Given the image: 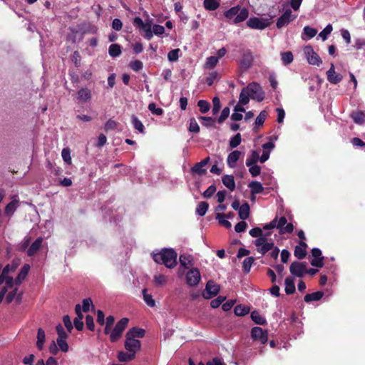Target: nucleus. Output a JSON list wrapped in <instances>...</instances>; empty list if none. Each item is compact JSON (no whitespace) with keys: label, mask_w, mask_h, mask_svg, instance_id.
<instances>
[{"label":"nucleus","mask_w":365,"mask_h":365,"mask_svg":"<svg viewBox=\"0 0 365 365\" xmlns=\"http://www.w3.org/2000/svg\"><path fill=\"white\" fill-rule=\"evenodd\" d=\"M20 259L18 258L14 259L11 264H8L6 267L3 269L0 275V285H3L0 291V303H1L6 293V302H12L14 297H16L18 286L22 283L26 276L28 274L30 266L28 264H24L21 269H20L16 279H13V274L18 269Z\"/></svg>","instance_id":"nucleus-1"},{"label":"nucleus","mask_w":365,"mask_h":365,"mask_svg":"<svg viewBox=\"0 0 365 365\" xmlns=\"http://www.w3.org/2000/svg\"><path fill=\"white\" fill-rule=\"evenodd\" d=\"M178 254L172 248H164L156 254H153V259L158 264H163L168 269H173L176 265Z\"/></svg>","instance_id":"nucleus-2"},{"label":"nucleus","mask_w":365,"mask_h":365,"mask_svg":"<svg viewBox=\"0 0 365 365\" xmlns=\"http://www.w3.org/2000/svg\"><path fill=\"white\" fill-rule=\"evenodd\" d=\"M229 16L230 19H231L232 16H235L233 23L237 24L247 19L248 10L246 7L240 8V6H235L230 8Z\"/></svg>","instance_id":"nucleus-3"},{"label":"nucleus","mask_w":365,"mask_h":365,"mask_svg":"<svg viewBox=\"0 0 365 365\" xmlns=\"http://www.w3.org/2000/svg\"><path fill=\"white\" fill-rule=\"evenodd\" d=\"M244 89L247 90V93H250L251 99L261 102L264 98V93L259 83H251Z\"/></svg>","instance_id":"nucleus-4"},{"label":"nucleus","mask_w":365,"mask_h":365,"mask_svg":"<svg viewBox=\"0 0 365 365\" xmlns=\"http://www.w3.org/2000/svg\"><path fill=\"white\" fill-rule=\"evenodd\" d=\"M246 24L252 29L262 30L272 24V18L264 19L252 16L247 21Z\"/></svg>","instance_id":"nucleus-5"},{"label":"nucleus","mask_w":365,"mask_h":365,"mask_svg":"<svg viewBox=\"0 0 365 365\" xmlns=\"http://www.w3.org/2000/svg\"><path fill=\"white\" fill-rule=\"evenodd\" d=\"M128 319L124 317L117 322L115 327H114L110 332V339L112 342H116L119 340L125 327H128Z\"/></svg>","instance_id":"nucleus-6"},{"label":"nucleus","mask_w":365,"mask_h":365,"mask_svg":"<svg viewBox=\"0 0 365 365\" xmlns=\"http://www.w3.org/2000/svg\"><path fill=\"white\" fill-rule=\"evenodd\" d=\"M253 54L251 50H245L242 53L241 59L238 63L240 65V69L242 71H245L251 68L253 63Z\"/></svg>","instance_id":"nucleus-7"},{"label":"nucleus","mask_w":365,"mask_h":365,"mask_svg":"<svg viewBox=\"0 0 365 365\" xmlns=\"http://www.w3.org/2000/svg\"><path fill=\"white\" fill-rule=\"evenodd\" d=\"M134 26L141 29L145 32V38L150 40L153 37L152 26L150 21L144 22L140 17H135L133 21Z\"/></svg>","instance_id":"nucleus-8"},{"label":"nucleus","mask_w":365,"mask_h":365,"mask_svg":"<svg viewBox=\"0 0 365 365\" xmlns=\"http://www.w3.org/2000/svg\"><path fill=\"white\" fill-rule=\"evenodd\" d=\"M307 264L305 262H299L295 261L291 263L289 267V272L292 274L297 277H302L307 272Z\"/></svg>","instance_id":"nucleus-9"},{"label":"nucleus","mask_w":365,"mask_h":365,"mask_svg":"<svg viewBox=\"0 0 365 365\" xmlns=\"http://www.w3.org/2000/svg\"><path fill=\"white\" fill-rule=\"evenodd\" d=\"M201 279L200 272L197 268H192L185 274V281L190 287H195L200 283Z\"/></svg>","instance_id":"nucleus-10"},{"label":"nucleus","mask_w":365,"mask_h":365,"mask_svg":"<svg viewBox=\"0 0 365 365\" xmlns=\"http://www.w3.org/2000/svg\"><path fill=\"white\" fill-rule=\"evenodd\" d=\"M251 336L253 341H259L261 344H264L268 341L267 331H264L262 328L255 327L252 329Z\"/></svg>","instance_id":"nucleus-11"},{"label":"nucleus","mask_w":365,"mask_h":365,"mask_svg":"<svg viewBox=\"0 0 365 365\" xmlns=\"http://www.w3.org/2000/svg\"><path fill=\"white\" fill-rule=\"evenodd\" d=\"M304 53H305L309 64L317 65L318 66L322 65V60L319 58V55L314 51L311 46H307L305 48H304Z\"/></svg>","instance_id":"nucleus-12"},{"label":"nucleus","mask_w":365,"mask_h":365,"mask_svg":"<svg viewBox=\"0 0 365 365\" xmlns=\"http://www.w3.org/2000/svg\"><path fill=\"white\" fill-rule=\"evenodd\" d=\"M220 287L217 284L212 281L207 282L205 290H203L202 295V297L208 299L215 297L219 292Z\"/></svg>","instance_id":"nucleus-13"},{"label":"nucleus","mask_w":365,"mask_h":365,"mask_svg":"<svg viewBox=\"0 0 365 365\" xmlns=\"http://www.w3.org/2000/svg\"><path fill=\"white\" fill-rule=\"evenodd\" d=\"M297 16L292 14V11L289 9H287L282 16L278 18L277 22V26L278 29L283 28L284 26H287L292 22L293 20L296 19Z\"/></svg>","instance_id":"nucleus-14"},{"label":"nucleus","mask_w":365,"mask_h":365,"mask_svg":"<svg viewBox=\"0 0 365 365\" xmlns=\"http://www.w3.org/2000/svg\"><path fill=\"white\" fill-rule=\"evenodd\" d=\"M124 346L125 350L136 354L140 350L141 343L138 339L125 337Z\"/></svg>","instance_id":"nucleus-15"},{"label":"nucleus","mask_w":365,"mask_h":365,"mask_svg":"<svg viewBox=\"0 0 365 365\" xmlns=\"http://www.w3.org/2000/svg\"><path fill=\"white\" fill-rule=\"evenodd\" d=\"M327 75L328 81L333 85L339 84L343 78L341 74L336 73L334 63L330 64V68L327 71Z\"/></svg>","instance_id":"nucleus-16"},{"label":"nucleus","mask_w":365,"mask_h":365,"mask_svg":"<svg viewBox=\"0 0 365 365\" xmlns=\"http://www.w3.org/2000/svg\"><path fill=\"white\" fill-rule=\"evenodd\" d=\"M92 98V93L90 88H83L78 90L77 93V99L81 103H86L90 102Z\"/></svg>","instance_id":"nucleus-17"},{"label":"nucleus","mask_w":365,"mask_h":365,"mask_svg":"<svg viewBox=\"0 0 365 365\" xmlns=\"http://www.w3.org/2000/svg\"><path fill=\"white\" fill-rule=\"evenodd\" d=\"M307 245L303 241L299 242V245H297L294 248V255L296 258L302 259L306 257L307 256Z\"/></svg>","instance_id":"nucleus-18"},{"label":"nucleus","mask_w":365,"mask_h":365,"mask_svg":"<svg viewBox=\"0 0 365 365\" xmlns=\"http://www.w3.org/2000/svg\"><path fill=\"white\" fill-rule=\"evenodd\" d=\"M209 162V158H206L202 161L197 163L194 167L192 168V172L199 175H203L206 173L205 166Z\"/></svg>","instance_id":"nucleus-19"},{"label":"nucleus","mask_w":365,"mask_h":365,"mask_svg":"<svg viewBox=\"0 0 365 365\" xmlns=\"http://www.w3.org/2000/svg\"><path fill=\"white\" fill-rule=\"evenodd\" d=\"M43 241V238L42 237H38L36 239V240L32 244H31L29 248L28 249L27 255L29 256H32L35 253H36L37 251L39 250Z\"/></svg>","instance_id":"nucleus-20"},{"label":"nucleus","mask_w":365,"mask_h":365,"mask_svg":"<svg viewBox=\"0 0 365 365\" xmlns=\"http://www.w3.org/2000/svg\"><path fill=\"white\" fill-rule=\"evenodd\" d=\"M145 336V331L140 328L134 327L130 329L125 334V337H129L131 339H138L142 338Z\"/></svg>","instance_id":"nucleus-21"},{"label":"nucleus","mask_w":365,"mask_h":365,"mask_svg":"<svg viewBox=\"0 0 365 365\" xmlns=\"http://www.w3.org/2000/svg\"><path fill=\"white\" fill-rule=\"evenodd\" d=\"M284 284H285L284 291L287 294L289 295V294H292V293L295 292L296 287H295L294 278H292L291 277H288L285 278Z\"/></svg>","instance_id":"nucleus-22"},{"label":"nucleus","mask_w":365,"mask_h":365,"mask_svg":"<svg viewBox=\"0 0 365 365\" xmlns=\"http://www.w3.org/2000/svg\"><path fill=\"white\" fill-rule=\"evenodd\" d=\"M324 297V292L319 291L317 292H312L307 294L306 296L304 297V302L306 303H311L314 301H319Z\"/></svg>","instance_id":"nucleus-23"},{"label":"nucleus","mask_w":365,"mask_h":365,"mask_svg":"<svg viewBox=\"0 0 365 365\" xmlns=\"http://www.w3.org/2000/svg\"><path fill=\"white\" fill-rule=\"evenodd\" d=\"M135 354L131 351H119L118 353V359L121 362H127L129 361L134 360Z\"/></svg>","instance_id":"nucleus-24"},{"label":"nucleus","mask_w":365,"mask_h":365,"mask_svg":"<svg viewBox=\"0 0 365 365\" xmlns=\"http://www.w3.org/2000/svg\"><path fill=\"white\" fill-rule=\"evenodd\" d=\"M248 187L251 189V195H255L263 192L264 187L259 181H252L248 184Z\"/></svg>","instance_id":"nucleus-25"},{"label":"nucleus","mask_w":365,"mask_h":365,"mask_svg":"<svg viewBox=\"0 0 365 365\" xmlns=\"http://www.w3.org/2000/svg\"><path fill=\"white\" fill-rule=\"evenodd\" d=\"M225 299V297H218L213 299L210 304L212 308H217L222 304V309L224 312H228V302H224ZM224 302V303H223Z\"/></svg>","instance_id":"nucleus-26"},{"label":"nucleus","mask_w":365,"mask_h":365,"mask_svg":"<svg viewBox=\"0 0 365 365\" xmlns=\"http://www.w3.org/2000/svg\"><path fill=\"white\" fill-rule=\"evenodd\" d=\"M45 341H46L45 331L43 329L39 328L38 330V334H36V347H38V349L39 350L43 349V346H44Z\"/></svg>","instance_id":"nucleus-27"},{"label":"nucleus","mask_w":365,"mask_h":365,"mask_svg":"<svg viewBox=\"0 0 365 365\" xmlns=\"http://www.w3.org/2000/svg\"><path fill=\"white\" fill-rule=\"evenodd\" d=\"M238 213L241 220H246L248 218L249 215H250V207L247 202L241 205L238 210Z\"/></svg>","instance_id":"nucleus-28"},{"label":"nucleus","mask_w":365,"mask_h":365,"mask_svg":"<svg viewBox=\"0 0 365 365\" xmlns=\"http://www.w3.org/2000/svg\"><path fill=\"white\" fill-rule=\"evenodd\" d=\"M250 317L252 322L258 325H264L267 324L266 319L262 317V315L259 314L258 311L252 312Z\"/></svg>","instance_id":"nucleus-29"},{"label":"nucleus","mask_w":365,"mask_h":365,"mask_svg":"<svg viewBox=\"0 0 365 365\" xmlns=\"http://www.w3.org/2000/svg\"><path fill=\"white\" fill-rule=\"evenodd\" d=\"M179 259L180 265L185 269H188L192 265V258L189 255H181Z\"/></svg>","instance_id":"nucleus-30"},{"label":"nucleus","mask_w":365,"mask_h":365,"mask_svg":"<svg viewBox=\"0 0 365 365\" xmlns=\"http://www.w3.org/2000/svg\"><path fill=\"white\" fill-rule=\"evenodd\" d=\"M142 295H143V299L145 303L148 307H155V301L153 299V297L150 294L147 292V289H144L142 290Z\"/></svg>","instance_id":"nucleus-31"},{"label":"nucleus","mask_w":365,"mask_h":365,"mask_svg":"<svg viewBox=\"0 0 365 365\" xmlns=\"http://www.w3.org/2000/svg\"><path fill=\"white\" fill-rule=\"evenodd\" d=\"M351 118L354 123L363 124L364 122L365 115L362 111H356L351 113Z\"/></svg>","instance_id":"nucleus-32"},{"label":"nucleus","mask_w":365,"mask_h":365,"mask_svg":"<svg viewBox=\"0 0 365 365\" xmlns=\"http://www.w3.org/2000/svg\"><path fill=\"white\" fill-rule=\"evenodd\" d=\"M131 123H133V125L137 131H138L140 133H144V125L141 123L140 120L138 119L136 116H131Z\"/></svg>","instance_id":"nucleus-33"},{"label":"nucleus","mask_w":365,"mask_h":365,"mask_svg":"<svg viewBox=\"0 0 365 365\" xmlns=\"http://www.w3.org/2000/svg\"><path fill=\"white\" fill-rule=\"evenodd\" d=\"M19 207V200H12V201L9 203L5 209V212L7 215H13L14 211L17 210Z\"/></svg>","instance_id":"nucleus-34"},{"label":"nucleus","mask_w":365,"mask_h":365,"mask_svg":"<svg viewBox=\"0 0 365 365\" xmlns=\"http://www.w3.org/2000/svg\"><path fill=\"white\" fill-rule=\"evenodd\" d=\"M235 315L237 317H242L249 312V307L244 305H237L234 309Z\"/></svg>","instance_id":"nucleus-35"},{"label":"nucleus","mask_w":365,"mask_h":365,"mask_svg":"<svg viewBox=\"0 0 365 365\" xmlns=\"http://www.w3.org/2000/svg\"><path fill=\"white\" fill-rule=\"evenodd\" d=\"M154 282L158 287L164 286L168 282V278L165 275L162 274H156L154 276Z\"/></svg>","instance_id":"nucleus-36"},{"label":"nucleus","mask_w":365,"mask_h":365,"mask_svg":"<svg viewBox=\"0 0 365 365\" xmlns=\"http://www.w3.org/2000/svg\"><path fill=\"white\" fill-rule=\"evenodd\" d=\"M259 160V154L257 150H252L251 152L250 157L246 160V166H251L256 165V163Z\"/></svg>","instance_id":"nucleus-37"},{"label":"nucleus","mask_w":365,"mask_h":365,"mask_svg":"<svg viewBox=\"0 0 365 365\" xmlns=\"http://www.w3.org/2000/svg\"><path fill=\"white\" fill-rule=\"evenodd\" d=\"M273 248H274V242H273V241H271L269 242L263 244L262 245L259 247L257 248V252H259L261 255H264Z\"/></svg>","instance_id":"nucleus-38"},{"label":"nucleus","mask_w":365,"mask_h":365,"mask_svg":"<svg viewBox=\"0 0 365 365\" xmlns=\"http://www.w3.org/2000/svg\"><path fill=\"white\" fill-rule=\"evenodd\" d=\"M218 58L217 56H210L206 59L205 64V68L207 70H212L215 66L217 64Z\"/></svg>","instance_id":"nucleus-39"},{"label":"nucleus","mask_w":365,"mask_h":365,"mask_svg":"<svg viewBox=\"0 0 365 365\" xmlns=\"http://www.w3.org/2000/svg\"><path fill=\"white\" fill-rule=\"evenodd\" d=\"M268 113L266 110H262L255 120V125L257 127H260L263 125V123L266 120V118H267Z\"/></svg>","instance_id":"nucleus-40"},{"label":"nucleus","mask_w":365,"mask_h":365,"mask_svg":"<svg viewBox=\"0 0 365 365\" xmlns=\"http://www.w3.org/2000/svg\"><path fill=\"white\" fill-rule=\"evenodd\" d=\"M208 209V204L207 202L202 201L197 205L196 208L197 215H200V216L205 215Z\"/></svg>","instance_id":"nucleus-41"},{"label":"nucleus","mask_w":365,"mask_h":365,"mask_svg":"<svg viewBox=\"0 0 365 365\" xmlns=\"http://www.w3.org/2000/svg\"><path fill=\"white\" fill-rule=\"evenodd\" d=\"M121 52L120 47L118 44H112L110 46V48H108V54L113 58L118 57Z\"/></svg>","instance_id":"nucleus-42"},{"label":"nucleus","mask_w":365,"mask_h":365,"mask_svg":"<svg viewBox=\"0 0 365 365\" xmlns=\"http://www.w3.org/2000/svg\"><path fill=\"white\" fill-rule=\"evenodd\" d=\"M253 262V257H250L245 258L244 262H242V271H244L245 273H249L250 272L251 267Z\"/></svg>","instance_id":"nucleus-43"},{"label":"nucleus","mask_w":365,"mask_h":365,"mask_svg":"<svg viewBox=\"0 0 365 365\" xmlns=\"http://www.w3.org/2000/svg\"><path fill=\"white\" fill-rule=\"evenodd\" d=\"M203 5L207 10L213 11L217 9L219 6L218 1L217 0H205Z\"/></svg>","instance_id":"nucleus-44"},{"label":"nucleus","mask_w":365,"mask_h":365,"mask_svg":"<svg viewBox=\"0 0 365 365\" xmlns=\"http://www.w3.org/2000/svg\"><path fill=\"white\" fill-rule=\"evenodd\" d=\"M281 60H282L284 64L289 65L293 61V55L291 51H286L281 53Z\"/></svg>","instance_id":"nucleus-45"},{"label":"nucleus","mask_w":365,"mask_h":365,"mask_svg":"<svg viewBox=\"0 0 365 365\" xmlns=\"http://www.w3.org/2000/svg\"><path fill=\"white\" fill-rule=\"evenodd\" d=\"M250 98H251V97L249 93H247V90L242 88L240 94L239 103L241 105H246L248 103Z\"/></svg>","instance_id":"nucleus-46"},{"label":"nucleus","mask_w":365,"mask_h":365,"mask_svg":"<svg viewBox=\"0 0 365 365\" xmlns=\"http://www.w3.org/2000/svg\"><path fill=\"white\" fill-rule=\"evenodd\" d=\"M241 142V135L240 133H236L232 138L230 139L229 143L230 148H235L238 147Z\"/></svg>","instance_id":"nucleus-47"},{"label":"nucleus","mask_w":365,"mask_h":365,"mask_svg":"<svg viewBox=\"0 0 365 365\" xmlns=\"http://www.w3.org/2000/svg\"><path fill=\"white\" fill-rule=\"evenodd\" d=\"M216 219L219 224L223 225L225 228H228V215L224 213L216 214Z\"/></svg>","instance_id":"nucleus-48"},{"label":"nucleus","mask_w":365,"mask_h":365,"mask_svg":"<svg viewBox=\"0 0 365 365\" xmlns=\"http://www.w3.org/2000/svg\"><path fill=\"white\" fill-rule=\"evenodd\" d=\"M317 30L309 26H306L303 28V34L307 36L308 38H312L317 36Z\"/></svg>","instance_id":"nucleus-49"},{"label":"nucleus","mask_w":365,"mask_h":365,"mask_svg":"<svg viewBox=\"0 0 365 365\" xmlns=\"http://www.w3.org/2000/svg\"><path fill=\"white\" fill-rule=\"evenodd\" d=\"M197 107L202 113H206L210 109V104L205 100H200L197 102Z\"/></svg>","instance_id":"nucleus-50"},{"label":"nucleus","mask_w":365,"mask_h":365,"mask_svg":"<svg viewBox=\"0 0 365 365\" xmlns=\"http://www.w3.org/2000/svg\"><path fill=\"white\" fill-rule=\"evenodd\" d=\"M332 31L333 26L329 24L319 33V36L322 38V41H326Z\"/></svg>","instance_id":"nucleus-51"},{"label":"nucleus","mask_w":365,"mask_h":365,"mask_svg":"<svg viewBox=\"0 0 365 365\" xmlns=\"http://www.w3.org/2000/svg\"><path fill=\"white\" fill-rule=\"evenodd\" d=\"M67 337L57 338V344L61 350L63 352H67L68 350V345L66 341Z\"/></svg>","instance_id":"nucleus-52"},{"label":"nucleus","mask_w":365,"mask_h":365,"mask_svg":"<svg viewBox=\"0 0 365 365\" xmlns=\"http://www.w3.org/2000/svg\"><path fill=\"white\" fill-rule=\"evenodd\" d=\"M222 108L220 106V99L217 97L212 98V112L213 115H216L219 113L220 109Z\"/></svg>","instance_id":"nucleus-53"},{"label":"nucleus","mask_w":365,"mask_h":365,"mask_svg":"<svg viewBox=\"0 0 365 365\" xmlns=\"http://www.w3.org/2000/svg\"><path fill=\"white\" fill-rule=\"evenodd\" d=\"M148 109H149L153 114H155L157 115H162L163 113V109L157 108L155 103H150L149 106H148Z\"/></svg>","instance_id":"nucleus-54"},{"label":"nucleus","mask_w":365,"mask_h":365,"mask_svg":"<svg viewBox=\"0 0 365 365\" xmlns=\"http://www.w3.org/2000/svg\"><path fill=\"white\" fill-rule=\"evenodd\" d=\"M180 49L171 50L168 53V58L170 61H176L179 58Z\"/></svg>","instance_id":"nucleus-55"},{"label":"nucleus","mask_w":365,"mask_h":365,"mask_svg":"<svg viewBox=\"0 0 365 365\" xmlns=\"http://www.w3.org/2000/svg\"><path fill=\"white\" fill-rule=\"evenodd\" d=\"M247 227V224L245 220H242L240 222L237 223L235 226V230L237 233L245 232Z\"/></svg>","instance_id":"nucleus-56"},{"label":"nucleus","mask_w":365,"mask_h":365,"mask_svg":"<svg viewBox=\"0 0 365 365\" xmlns=\"http://www.w3.org/2000/svg\"><path fill=\"white\" fill-rule=\"evenodd\" d=\"M250 167L248 171H250L252 177H257L261 173V167L258 165H247Z\"/></svg>","instance_id":"nucleus-57"},{"label":"nucleus","mask_w":365,"mask_h":365,"mask_svg":"<svg viewBox=\"0 0 365 365\" xmlns=\"http://www.w3.org/2000/svg\"><path fill=\"white\" fill-rule=\"evenodd\" d=\"M199 119L203 126L212 127L214 125V120L212 118L201 116L199 118Z\"/></svg>","instance_id":"nucleus-58"},{"label":"nucleus","mask_w":365,"mask_h":365,"mask_svg":"<svg viewBox=\"0 0 365 365\" xmlns=\"http://www.w3.org/2000/svg\"><path fill=\"white\" fill-rule=\"evenodd\" d=\"M242 155L241 151L235 150L230 153L229 155V161L230 163H235L239 160L240 156Z\"/></svg>","instance_id":"nucleus-59"},{"label":"nucleus","mask_w":365,"mask_h":365,"mask_svg":"<svg viewBox=\"0 0 365 365\" xmlns=\"http://www.w3.org/2000/svg\"><path fill=\"white\" fill-rule=\"evenodd\" d=\"M199 365H226L223 361L218 358V357H215V358H213L209 361H207L206 364L200 362L199 364Z\"/></svg>","instance_id":"nucleus-60"},{"label":"nucleus","mask_w":365,"mask_h":365,"mask_svg":"<svg viewBox=\"0 0 365 365\" xmlns=\"http://www.w3.org/2000/svg\"><path fill=\"white\" fill-rule=\"evenodd\" d=\"M269 235V233H267L265 234L264 235L262 236V237H257L255 242V245L259 247H260L261 245H263L266 243H267V237Z\"/></svg>","instance_id":"nucleus-61"},{"label":"nucleus","mask_w":365,"mask_h":365,"mask_svg":"<svg viewBox=\"0 0 365 365\" xmlns=\"http://www.w3.org/2000/svg\"><path fill=\"white\" fill-rule=\"evenodd\" d=\"M294 230V227L293 226V225L292 223L287 224L283 227H281V229H279L280 235H284L285 233L290 234L292 232V231Z\"/></svg>","instance_id":"nucleus-62"},{"label":"nucleus","mask_w":365,"mask_h":365,"mask_svg":"<svg viewBox=\"0 0 365 365\" xmlns=\"http://www.w3.org/2000/svg\"><path fill=\"white\" fill-rule=\"evenodd\" d=\"M91 307L94 309V306L93 305L91 298L84 299L83 301V312L89 311Z\"/></svg>","instance_id":"nucleus-63"},{"label":"nucleus","mask_w":365,"mask_h":365,"mask_svg":"<svg viewBox=\"0 0 365 365\" xmlns=\"http://www.w3.org/2000/svg\"><path fill=\"white\" fill-rule=\"evenodd\" d=\"M118 123L112 119L108 120L105 124V130L106 131L112 130L117 128Z\"/></svg>","instance_id":"nucleus-64"}]
</instances>
